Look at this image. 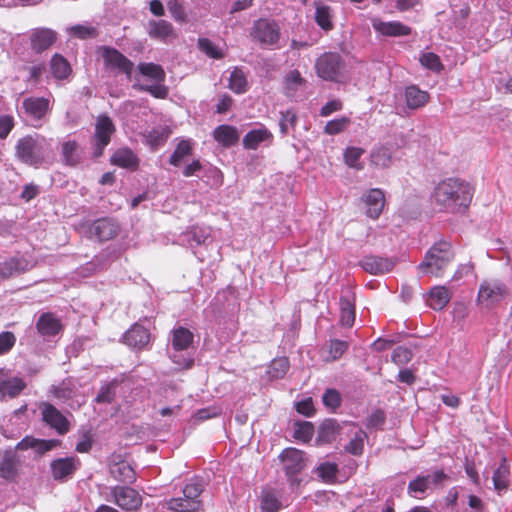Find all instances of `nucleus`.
I'll return each instance as SVG.
<instances>
[{
	"instance_id": "nucleus-7",
	"label": "nucleus",
	"mask_w": 512,
	"mask_h": 512,
	"mask_svg": "<svg viewBox=\"0 0 512 512\" xmlns=\"http://www.w3.org/2000/svg\"><path fill=\"white\" fill-rule=\"evenodd\" d=\"M344 68L345 62L342 56L336 52H325L315 62L318 77L325 81H338Z\"/></svg>"
},
{
	"instance_id": "nucleus-16",
	"label": "nucleus",
	"mask_w": 512,
	"mask_h": 512,
	"mask_svg": "<svg viewBox=\"0 0 512 512\" xmlns=\"http://www.w3.org/2000/svg\"><path fill=\"white\" fill-rule=\"evenodd\" d=\"M279 457L283 463V468L289 477L298 474L306 465L304 453L296 448H286Z\"/></svg>"
},
{
	"instance_id": "nucleus-5",
	"label": "nucleus",
	"mask_w": 512,
	"mask_h": 512,
	"mask_svg": "<svg viewBox=\"0 0 512 512\" xmlns=\"http://www.w3.org/2000/svg\"><path fill=\"white\" fill-rule=\"evenodd\" d=\"M203 481L197 477L192 478L183 487L182 493L188 495V500H166L163 507L174 512H198L202 508L200 495L203 492Z\"/></svg>"
},
{
	"instance_id": "nucleus-52",
	"label": "nucleus",
	"mask_w": 512,
	"mask_h": 512,
	"mask_svg": "<svg viewBox=\"0 0 512 512\" xmlns=\"http://www.w3.org/2000/svg\"><path fill=\"white\" fill-rule=\"evenodd\" d=\"M341 401V394L333 388L327 389L322 396L324 406L331 411H335L341 405Z\"/></svg>"
},
{
	"instance_id": "nucleus-15",
	"label": "nucleus",
	"mask_w": 512,
	"mask_h": 512,
	"mask_svg": "<svg viewBox=\"0 0 512 512\" xmlns=\"http://www.w3.org/2000/svg\"><path fill=\"white\" fill-rule=\"evenodd\" d=\"M102 57L108 67L117 69L119 72L130 77L134 64L118 50L104 47L102 50Z\"/></svg>"
},
{
	"instance_id": "nucleus-2",
	"label": "nucleus",
	"mask_w": 512,
	"mask_h": 512,
	"mask_svg": "<svg viewBox=\"0 0 512 512\" xmlns=\"http://www.w3.org/2000/svg\"><path fill=\"white\" fill-rule=\"evenodd\" d=\"M56 440L36 439L26 436L15 447H9L0 451V477L8 482L16 480L21 468V459L17 451L35 450L38 454H44L56 447Z\"/></svg>"
},
{
	"instance_id": "nucleus-30",
	"label": "nucleus",
	"mask_w": 512,
	"mask_h": 512,
	"mask_svg": "<svg viewBox=\"0 0 512 512\" xmlns=\"http://www.w3.org/2000/svg\"><path fill=\"white\" fill-rule=\"evenodd\" d=\"M429 99L426 91L420 90L417 86L411 85L405 89V100L408 108L418 109L423 107Z\"/></svg>"
},
{
	"instance_id": "nucleus-39",
	"label": "nucleus",
	"mask_w": 512,
	"mask_h": 512,
	"mask_svg": "<svg viewBox=\"0 0 512 512\" xmlns=\"http://www.w3.org/2000/svg\"><path fill=\"white\" fill-rule=\"evenodd\" d=\"M169 131L166 128L152 129L143 134L145 143L152 149L156 150L158 147L164 145L169 137Z\"/></svg>"
},
{
	"instance_id": "nucleus-55",
	"label": "nucleus",
	"mask_w": 512,
	"mask_h": 512,
	"mask_svg": "<svg viewBox=\"0 0 512 512\" xmlns=\"http://www.w3.org/2000/svg\"><path fill=\"white\" fill-rule=\"evenodd\" d=\"M365 437L366 434L363 431L356 432L354 437L347 444L346 450L353 455L361 454L363 451Z\"/></svg>"
},
{
	"instance_id": "nucleus-17",
	"label": "nucleus",
	"mask_w": 512,
	"mask_h": 512,
	"mask_svg": "<svg viewBox=\"0 0 512 512\" xmlns=\"http://www.w3.org/2000/svg\"><path fill=\"white\" fill-rule=\"evenodd\" d=\"M26 387L20 377L12 376L8 371L0 369V398H14Z\"/></svg>"
},
{
	"instance_id": "nucleus-48",
	"label": "nucleus",
	"mask_w": 512,
	"mask_h": 512,
	"mask_svg": "<svg viewBox=\"0 0 512 512\" xmlns=\"http://www.w3.org/2000/svg\"><path fill=\"white\" fill-rule=\"evenodd\" d=\"M140 73L157 82H161L165 78V72L161 66L154 63H141L138 66Z\"/></svg>"
},
{
	"instance_id": "nucleus-51",
	"label": "nucleus",
	"mask_w": 512,
	"mask_h": 512,
	"mask_svg": "<svg viewBox=\"0 0 512 512\" xmlns=\"http://www.w3.org/2000/svg\"><path fill=\"white\" fill-rule=\"evenodd\" d=\"M67 33L79 39L94 38L97 36V31L94 27L87 25H74L66 29Z\"/></svg>"
},
{
	"instance_id": "nucleus-44",
	"label": "nucleus",
	"mask_w": 512,
	"mask_h": 512,
	"mask_svg": "<svg viewBox=\"0 0 512 512\" xmlns=\"http://www.w3.org/2000/svg\"><path fill=\"white\" fill-rule=\"evenodd\" d=\"M289 369V361L286 357L274 359L268 367V375L272 379L284 377Z\"/></svg>"
},
{
	"instance_id": "nucleus-35",
	"label": "nucleus",
	"mask_w": 512,
	"mask_h": 512,
	"mask_svg": "<svg viewBox=\"0 0 512 512\" xmlns=\"http://www.w3.org/2000/svg\"><path fill=\"white\" fill-rule=\"evenodd\" d=\"M371 165L377 168H387L392 163V151L389 147L378 146L370 153Z\"/></svg>"
},
{
	"instance_id": "nucleus-38",
	"label": "nucleus",
	"mask_w": 512,
	"mask_h": 512,
	"mask_svg": "<svg viewBox=\"0 0 512 512\" xmlns=\"http://www.w3.org/2000/svg\"><path fill=\"white\" fill-rule=\"evenodd\" d=\"M509 466L506 458H503L498 468L493 473V484L497 491L506 490L509 484Z\"/></svg>"
},
{
	"instance_id": "nucleus-14",
	"label": "nucleus",
	"mask_w": 512,
	"mask_h": 512,
	"mask_svg": "<svg viewBox=\"0 0 512 512\" xmlns=\"http://www.w3.org/2000/svg\"><path fill=\"white\" fill-rule=\"evenodd\" d=\"M118 232L119 224L113 218L97 219L89 226V233L99 241H108L116 237Z\"/></svg>"
},
{
	"instance_id": "nucleus-22",
	"label": "nucleus",
	"mask_w": 512,
	"mask_h": 512,
	"mask_svg": "<svg viewBox=\"0 0 512 512\" xmlns=\"http://www.w3.org/2000/svg\"><path fill=\"white\" fill-rule=\"evenodd\" d=\"M363 201L366 205V214L372 219H377L385 205L383 191L378 188L370 189L363 195Z\"/></svg>"
},
{
	"instance_id": "nucleus-29",
	"label": "nucleus",
	"mask_w": 512,
	"mask_h": 512,
	"mask_svg": "<svg viewBox=\"0 0 512 512\" xmlns=\"http://www.w3.org/2000/svg\"><path fill=\"white\" fill-rule=\"evenodd\" d=\"M110 474L120 482L132 483L135 480V472L131 465L126 461H119L110 464Z\"/></svg>"
},
{
	"instance_id": "nucleus-36",
	"label": "nucleus",
	"mask_w": 512,
	"mask_h": 512,
	"mask_svg": "<svg viewBox=\"0 0 512 512\" xmlns=\"http://www.w3.org/2000/svg\"><path fill=\"white\" fill-rule=\"evenodd\" d=\"M192 144L193 143L191 139H181L178 142L174 152L171 154L169 163L175 167L180 166L185 158L192 154Z\"/></svg>"
},
{
	"instance_id": "nucleus-18",
	"label": "nucleus",
	"mask_w": 512,
	"mask_h": 512,
	"mask_svg": "<svg viewBox=\"0 0 512 512\" xmlns=\"http://www.w3.org/2000/svg\"><path fill=\"white\" fill-rule=\"evenodd\" d=\"M253 36L262 44L272 45L279 39V28L274 22L260 19L254 24Z\"/></svg>"
},
{
	"instance_id": "nucleus-26",
	"label": "nucleus",
	"mask_w": 512,
	"mask_h": 512,
	"mask_svg": "<svg viewBox=\"0 0 512 512\" xmlns=\"http://www.w3.org/2000/svg\"><path fill=\"white\" fill-rule=\"evenodd\" d=\"M273 138L272 133L264 126L249 131L243 137V146L246 149L255 150L260 144L271 142Z\"/></svg>"
},
{
	"instance_id": "nucleus-61",
	"label": "nucleus",
	"mask_w": 512,
	"mask_h": 512,
	"mask_svg": "<svg viewBox=\"0 0 512 512\" xmlns=\"http://www.w3.org/2000/svg\"><path fill=\"white\" fill-rule=\"evenodd\" d=\"M16 338L12 332L0 333V354H5L14 346Z\"/></svg>"
},
{
	"instance_id": "nucleus-10",
	"label": "nucleus",
	"mask_w": 512,
	"mask_h": 512,
	"mask_svg": "<svg viewBox=\"0 0 512 512\" xmlns=\"http://www.w3.org/2000/svg\"><path fill=\"white\" fill-rule=\"evenodd\" d=\"M79 467L80 461L76 457L57 458L50 464L53 479L62 483L72 479Z\"/></svg>"
},
{
	"instance_id": "nucleus-1",
	"label": "nucleus",
	"mask_w": 512,
	"mask_h": 512,
	"mask_svg": "<svg viewBox=\"0 0 512 512\" xmlns=\"http://www.w3.org/2000/svg\"><path fill=\"white\" fill-rule=\"evenodd\" d=\"M473 187L458 178H448L439 182L432 193V201L442 210L450 213L465 212L471 204Z\"/></svg>"
},
{
	"instance_id": "nucleus-6",
	"label": "nucleus",
	"mask_w": 512,
	"mask_h": 512,
	"mask_svg": "<svg viewBox=\"0 0 512 512\" xmlns=\"http://www.w3.org/2000/svg\"><path fill=\"white\" fill-rule=\"evenodd\" d=\"M193 333L184 327H177L172 331V347L174 352L170 354L171 360L182 368H190L193 358L190 355L181 354L187 351L193 343Z\"/></svg>"
},
{
	"instance_id": "nucleus-42",
	"label": "nucleus",
	"mask_w": 512,
	"mask_h": 512,
	"mask_svg": "<svg viewBox=\"0 0 512 512\" xmlns=\"http://www.w3.org/2000/svg\"><path fill=\"white\" fill-rule=\"evenodd\" d=\"M25 270V265L21 259L10 258L0 263V275L4 278L13 276Z\"/></svg>"
},
{
	"instance_id": "nucleus-12",
	"label": "nucleus",
	"mask_w": 512,
	"mask_h": 512,
	"mask_svg": "<svg viewBox=\"0 0 512 512\" xmlns=\"http://www.w3.org/2000/svg\"><path fill=\"white\" fill-rule=\"evenodd\" d=\"M371 25L377 35L382 37H403L412 32L409 26L400 21H384L379 17L371 18Z\"/></svg>"
},
{
	"instance_id": "nucleus-54",
	"label": "nucleus",
	"mask_w": 512,
	"mask_h": 512,
	"mask_svg": "<svg viewBox=\"0 0 512 512\" xmlns=\"http://www.w3.org/2000/svg\"><path fill=\"white\" fill-rule=\"evenodd\" d=\"M413 357L412 351L406 347L398 346L393 350L392 362L396 365H405L411 361Z\"/></svg>"
},
{
	"instance_id": "nucleus-8",
	"label": "nucleus",
	"mask_w": 512,
	"mask_h": 512,
	"mask_svg": "<svg viewBox=\"0 0 512 512\" xmlns=\"http://www.w3.org/2000/svg\"><path fill=\"white\" fill-rule=\"evenodd\" d=\"M107 501L114 502L123 510H136L142 505V497L133 488L127 486H115L110 488Z\"/></svg>"
},
{
	"instance_id": "nucleus-28",
	"label": "nucleus",
	"mask_w": 512,
	"mask_h": 512,
	"mask_svg": "<svg viewBox=\"0 0 512 512\" xmlns=\"http://www.w3.org/2000/svg\"><path fill=\"white\" fill-rule=\"evenodd\" d=\"M147 32L150 37L167 41L174 36L172 25L165 20H151L147 24Z\"/></svg>"
},
{
	"instance_id": "nucleus-4",
	"label": "nucleus",
	"mask_w": 512,
	"mask_h": 512,
	"mask_svg": "<svg viewBox=\"0 0 512 512\" xmlns=\"http://www.w3.org/2000/svg\"><path fill=\"white\" fill-rule=\"evenodd\" d=\"M454 256L452 245L449 242H437L427 251L418 270L423 275L440 277L445 268L453 261Z\"/></svg>"
},
{
	"instance_id": "nucleus-64",
	"label": "nucleus",
	"mask_w": 512,
	"mask_h": 512,
	"mask_svg": "<svg viewBox=\"0 0 512 512\" xmlns=\"http://www.w3.org/2000/svg\"><path fill=\"white\" fill-rule=\"evenodd\" d=\"M14 127V119L9 115L0 116V139H4L8 136Z\"/></svg>"
},
{
	"instance_id": "nucleus-25",
	"label": "nucleus",
	"mask_w": 512,
	"mask_h": 512,
	"mask_svg": "<svg viewBox=\"0 0 512 512\" xmlns=\"http://www.w3.org/2000/svg\"><path fill=\"white\" fill-rule=\"evenodd\" d=\"M26 114L33 120H41L49 110V100L44 97H29L23 101Z\"/></svg>"
},
{
	"instance_id": "nucleus-53",
	"label": "nucleus",
	"mask_w": 512,
	"mask_h": 512,
	"mask_svg": "<svg viewBox=\"0 0 512 512\" xmlns=\"http://www.w3.org/2000/svg\"><path fill=\"white\" fill-rule=\"evenodd\" d=\"M281 117L279 120L280 132L286 135L290 129H293L297 122V116L294 111L286 110L280 113Z\"/></svg>"
},
{
	"instance_id": "nucleus-60",
	"label": "nucleus",
	"mask_w": 512,
	"mask_h": 512,
	"mask_svg": "<svg viewBox=\"0 0 512 512\" xmlns=\"http://www.w3.org/2000/svg\"><path fill=\"white\" fill-rule=\"evenodd\" d=\"M348 344L341 340H332L329 346V353L332 360L340 358L343 353L347 350Z\"/></svg>"
},
{
	"instance_id": "nucleus-31",
	"label": "nucleus",
	"mask_w": 512,
	"mask_h": 512,
	"mask_svg": "<svg viewBox=\"0 0 512 512\" xmlns=\"http://www.w3.org/2000/svg\"><path fill=\"white\" fill-rule=\"evenodd\" d=\"M315 22L325 31L333 29V12L330 6L322 3H315Z\"/></svg>"
},
{
	"instance_id": "nucleus-32",
	"label": "nucleus",
	"mask_w": 512,
	"mask_h": 512,
	"mask_svg": "<svg viewBox=\"0 0 512 512\" xmlns=\"http://www.w3.org/2000/svg\"><path fill=\"white\" fill-rule=\"evenodd\" d=\"M340 322L343 326L350 327L355 321V304L350 295L340 298Z\"/></svg>"
},
{
	"instance_id": "nucleus-9",
	"label": "nucleus",
	"mask_w": 512,
	"mask_h": 512,
	"mask_svg": "<svg viewBox=\"0 0 512 512\" xmlns=\"http://www.w3.org/2000/svg\"><path fill=\"white\" fill-rule=\"evenodd\" d=\"M507 294L505 284L499 281H483L478 291V302L490 307L500 302Z\"/></svg>"
},
{
	"instance_id": "nucleus-50",
	"label": "nucleus",
	"mask_w": 512,
	"mask_h": 512,
	"mask_svg": "<svg viewBox=\"0 0 512 512\" xmlns=\"http://www.w3.org/2000/svg\"><path fill=\"white\" fill-rule=\"evenodd\" d=\"M421 65L431 71L440 72L443 65L438 55L433 52H424L419 59Z\"/></svg>"
},
{
	"instance_id": "nucleus-37",
	"label": "nucleus",
	"mask_w": 512,
	"mask_h": 512,
	"mask_svg": "<svg viewBox=\"0 0 512 512\" xmlns=\"http://www.w3.org/2000/svg\"><path fill=\"white\" fill-rule=\"evenodd\" d=\"M214 139L223 146L229 147L238 140L237 130L229 125H220L214 130Z\"/></svg>"
},
{
	"instance_id": "nucleus-23",
	"label": "nucleus",
	"mask_w": 512,
	"mask_h": 512,
	"mask_svg": "<svg viewBox=\"0 0 512 512\" xmlns=\"http://www.w3.org/2000/svg\"><path fill=\"white\" fill-rule=\"evenodd\" d=\"M36 329L43 337H52L62 330L61 320L53 313H42L36 321Z\"/></svg>"
},
{
	"instance_id": "nucleus-49",
	"label": "nucleus",
	"mask_w": 512,
	"mask_h": 512,
	"mask_svg": "<svg viewBox=\"0 0 512 512\" xmlns=\"http://www.w3.org/2000/svg\"><path fill=\"white\" fill-rule=\"evenodd\" d=\"M349 124L350 118L342 116L340 118L328 121L324 127V132L327 135H337L343 132L348 127Z\"/></svg>"
},
{
	"instance_id": "nucleus-20",
	"label": "nucleus",
	"mask_w": 512,
	"mask_h": 512,
	"mask_svg": "<svg viewBox=\"0 0 512 512\" xmlns=\"http://www.w3.org/2000/svg\"><path fill=\"white\" fill-rule=\"evenodd\" d=\"M57 39V33L50 28H36L30 33L31 48L41 53L47 50Z\"/></svg>"
},
{
	"instance_id": "nucleus-41",
	"label": "nucleus",
	"mask_w": 512,
	"mask_h": 512,
	"mask_svg": "<svg viewBox=\"0 0 512 512\" xmlns=\"http://www.w3.org/2000/svg\"><path fill=\"white\" fill-rule=\"evenodd\" d=\"M365 150L360 147H348L344 152V161L347 166L356 170H362L363 164L360 161Z\"/></svg>"
},
{
	"instance_id": "nucleus-58",
	"label": "nucleus",
	"mask_w": 512,
	"mask_h": 512,
	"mask_svg": "<svg viewBox=\"0 0 512 512\" xmlns=\"http://www.w3.org/2000/svg\"><path fill=\"white\" fill-rule=\"evenodd\" d=\"M115 391L114 384L109 383L101 387L97 397L96 402L98 403H110L114 399Z\"/></svg>"
},
{
	"instance_id": "nucleus-13",
	"label": "nucleus",
	"mask_w": 512,
	"mask_h": 512,
	"mask_svg": "<svg viewBox=\"0 0 512 512\" xmlns=\"http://www.w3.org/2000/svg\"><path fill=\"white\" fill-rule=\"evenodd\" d=\"M41 412L43 421L51 428L55 429L58 434L63 435L69 431V421L52 404L44 403L42 405Z\"/></svg>"
},
{
	"instance_id": "nucleus-47",
	"label": "nucleus",
	"mask_w": 512,
	"mask_h": 512,
	"mask_svg": "<svg viewBox=\"0 0 512 512\" xmlns=\"http://www.w3.org/2000/svg\"><path fill=\"white\" fill-rule=\"evenodd\" d=\"M78 145L75 141H65L62 144V157L65 164L73 166L76 165L79 161V156L77 153Z\"/></svg>"
},
{
	"instance_id": "nucleus-21",
	"label": "nucleus",
	"mask_w": 512,
	"mask_h": 512,
	"mask_svg": "<svg viewBox=\"0 0 512 512\" xmlns=\"http://www.w3.org/2000/svg\"><path fill=\"white\" fill-rule=\"evenodd\" d=\"M360 266L368 273L379 275L390 272L395 266V260L387 257L366 256L360 261Z\"/></svg>"
},
{
	"instance_id": "nucleus-19",
	"label": "nucleus",
	"mask_w": 512,
	"mask_h": 512,
	"mask_svg": "<svg viewBox=\"0 0 512 512\" xmlns=\"http://www.w3.org/2000/svg\"><path fill=\"white\" fill-rule=\"evenodd\" d=\"M211 238L209 227L195 226L181 234L179 241L191 249L201 245H208Z\"/></svg>"
},
{
	"instance_id": "nucleus-40",
	"label": "nucleus",
	"mask_w": 512,
	"mask_h": 512,
	"mask_svg": "<svg viewBox=\"0 0 512 512\" xmlns=\"http://www.w3.org/2000/svg\"><path fill=\"white\" fill-rule=\"evenodd\" d=\"M281 508L282 503L274 491H263L261 497V509L263 512H278Z\"/></svg>"
},
{
	"instance_id": "nucleus-27",
	"label": "nucleus",
	"mask_w": 512,
	"mask_h": 512,
	"mask_svg": "<svg viewBox=\"0 0 512 512\" xmlns=\"http://www.w3.org/2000/svg\"><path fill=\"white\" fill-rule=\"evenodd\" d=\"M111 162L122 168L135 170L139 165V159L129 148L118 149L111 157Z\"/></svg>"
},
{
	"instance_id": "nucleus-43",
	"label": "nucleus",
	"mask_w": 512,
	"mask_h": 512,
	"mask_svg": "<svg viewBox=\"0 0 512 512\" xmlns=\"http://www.w3.org/2000/svg\"><path fill=\"white\" fill-rule=\"evenodd\" d=\"M229 88L237 94L246 92L247 80L241 69L235 68L229 78Z\"/></svg>"
},
{
	"instance_id": "nucleus-56",
	"label": "nucleus",
	"mask_w": 512,
	"mask_h": 512,
	"mask_svg": "<svg viewBox=\"0 0 512 512\" xmlns=\"http://www.w3.org/2000/svg\"><path fill=\"white\" fill-rule=\"evenodd\" d=\"M337 466L334 463H323L318 467L319 476L329 482L336 478Z\"/></svg>"
},
{
	"instance_id": "nucleus-63",
	"label": "nucleus",
	"mask_w": 512,
	"mask_h": 512,
	"mask_svg": "<svg viewBox=\"0 0 512 512\" xmlns=\"http://www.w3.org/2000/svg\"><path fill=\"white\" fill-rule=\"evenodd\" d=\"M343 108V103L339 99H332L328 101L320 110L322 117H328L332 113L340 111Z\"/></svg>"
},
{
	"instance_id": "nucleus-33",
	"label": "nucleus",
	"mask_w": 512,
	"mask_h": 512,
	"mask_svg": "<svg viewBox=\"0 0 512 512\" xmlns=\"http://www.w3.org/2000/svg\"><path fill=\"white\" fill-rule=\"evenodd\" d=\"M450 301V293L443 286H436L430 290L427 299L428 305L434 310H442Z\"/></svg>"
},
{
	"instance_id": "nucleus-45",
	"label": "nucleus",
	"mask_w": 512,
	"mask_h": 512,
	"mask_svg": "<svg viewBox=\"0 0 512 512\" xmlns=\"http://www.w3.org/2000/svg\"><path fill=\"white\" fill-rule=\"evenodd\" d=\"M429 488L430 476H420L409 483L408 493L412 497L420 498L419 495L424 494Z\"/></svg>"
},
{
	"instance_id": "nucleus-59",
	"label": "nucleus",
	"mask_w": 512,
	"mask_h": 512,
	"mask_svg": "<svg viewBox=\"0 0 512 512\" xmlns=\"http://www.w3.org/2000/svg\"><path fill=\"white\" fill-rule=\"evenodd\" d=\"M200 49L212 58H221L222 53L216 48V46L206 38H201L198 41Z\"/></svg>"
},
{
	"instance_id": "nucleus-3",
	"label": "nucleus",
	"mask_w": 512,
	"mask_h": 512,
	"mask_svg": "<svg viewBox=\"0 0 512 512\" xmlns=\"http://www.w3.org/2000/svg\"><path fill=\"white\" fill-rule=\"evenodd\" d=\"M52 153V140L39 133L25 135L15 145V156L22 163L39 167L46 163Z\"/></svg>"
},
{
	"instance_id": "nucleus-57",
	"label": "nucleus",
	"mask_w": 512,
	"mask_h": 512,
	"mask_svg": "<svg viewBox=\"0 0 512 512\" xmlns=\"http://www.w3.org/2000/svg\"><path fill=\"white\" fill-rule=\"evenodd\" d=\"M313 436V426L308 423L304 422L302 424H299L298 427L294 431V438L298 440H302L304 442L309 441Z\"/></svg>"
},
{
	"instance_id": "nucleus-62",
	"label": "nucleus",
	"mask_w": 512,
	"mask_h": 512,
	"mask_svg": "<svg viewBox=\"0 0 512 512\" xmlns=\"http://www.w3.org/2000/svg\"><path fill=\"white\" fill-rule=\"evenodd\" d=\"M168 10L171 14V16L177 20L182 21L185 18V12L181 5V3L178 0H169L167 3Z\"/></svg>"
},
{
	"instance_id": "nucleus-11",
	"label": "nucleus",
	"mask_w": 512,
	"mask_h": 512,
	"mask_svg": "<svg viewBox=\"0 0 512 512\" xmlns=\"http://www.w3.org/2000/svg\"><path fill=\"white\" fill-rule=\"evenodd\" d=\"M115 131V126L112 120L106 116L101 115L97 118L95 125V151L94 155L99 157L102 155L104 148L109 144L111 135Z\"/></svg>"
},
{
	"instance_id": "nucleus-34",
	"label": "nucleus",
	"mask_w": 512,
	"mask_h": 512,
	"mask_svg": "<svg viewBox=\"0 0 512 512\" xmlns=\"http://www.w3.org/2000/svg\"><path fill=\"white\" fill-rule=\"evenodd\" d=\"M50 68L52 75L58 80L68 78L72 72L69 62L60 54L53 55Z\"/></svg>"
},
{
	"instance_id": "nucleus-24",
	"label": "nucleus",
	"mask_w": 512,
	"mask_h": 512,
	"mask_svg": "<svg viewBox=\"0 0 512 512\" xmlns=\"http://www.w3.org/2000/svg\"><path fill=\"white\" fill-rule=\"evenodd\" d=\"M150 340V333L145 327L135 324L123 335V342L132 348L142 349Z\"/></svg>"
},
{
	"instance_id": "nucleus-46",
	"label": "nucleus",
	"mask_w": 512,
	"mask_h": 512,
	"mask_svg": "<svg viewBox=\"0 0 512 512\" xmlns=\"http://www.w3.org/2000/svg\"><path fill=\"white\" fill-rule=\"evenodd\" d=\"M304 79L296 70L289 72L285 77V89L288 96H294L295 93L304 85Z\"/></svg>"
}]
</instances>
